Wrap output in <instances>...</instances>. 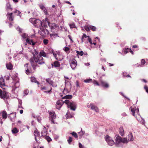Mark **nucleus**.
<instances>
[{"label":"nucleus","mask_w":148,"mask_h":148,"mask_svg":"<svg viewBox=\"0 0 148 148\" xmlns=\"http://www.w3.org/2000/svg\"><path fill=\"white\" fill-rule=\"evenodd\" d=\"M29 61L34 69L37 65L36 63H37L39 64H42L45 63L42 57L38 55L35 56L33 58H31Z\"/></svg>","instance_id":"f257e3e1"},{"label":"nucleus","mask_w":148,"mask_h":148,"mask_svg":"<svg viewBox=\"0 0 148 148\" xmlns=\"http://www.w3.org/2000/svg\"><path fill=\"white\" fill-rule=\"evenodd\" d=\"M64 102L67 105L68 107L70 108L71 110L73 111L75 110L76 108V104L75 102L73 101L71 102L68 100H66Z\"/></svg>","instance_id":"f03ea898"},{"label":"nucleus","mask_w":148,"mask_h":148,"mask_svg":"<svg viewBox=\"0 0 148 148\" xmlns=\"http://www.w3.org/2000/svg\"><path fill=\"white\" fill-rule=\"evenodd\" d=\"M38 33L43 37H45L49 34L48 31L46 28L43 27L40 28Z\"/></svg>","instance_id":"7ed1b4c3"},{"label":"nucleus","mask_w":148,"mask_h":148,"mask_svg":"<svg viewBox=\"0 0 148 148\" xmlns=\"http://www.w3.org/2000/svg\"><path fill=\"white\" fill-rule=\"evenodd\" d=\"M49 26L50 27L51 31L52 32L55 33L59 29V26L55 23L50 24Z\"/></svg>","instance_id":"20e7f679"},{"label":"nucleus","mask_w":148,"mask_h":148,"mask_svg":"<svg viewBox=\"0 0 148 148\" xmlns=\"http://www.w3.org/2000/svg\"><path fill=\"white\" fill-rule=\"evenodd\" d=\"M53 54L56 59L58 61H61L63 59V55L60 52H52Z\"/></svg>","instance_id":"39448f33"},{"label":"nucleus","mask_w":148,"mask_h":148,"mask_svg":"<svg viewBox=\"0 0 148 148\" xmlns=\"http://www.w3.org/2000/svg\"><path fill=\"white\" fill-rule=\"evenodd\" d=\"M130 109L131 110L132 115L134 116H135L136 115L139 114V109L135 106H132L130 108Z\"/></svg>","instance_id":"423d86ee"},{"label":"nucleus","mask_w":148,"mask_h":148,"mask_svg":"<svg viewBox=\"0 0 148 148\" xmlns=\"http://www.w3.org/2000/svg\"><path fill=\"white\" fill-rule=\"evenodd\" d=\"M105 140L109 145L112 146L114 144V142L112 138L108 135H106L105 138Z\"/></svg>","instance_id":"0eeeda50"},{"label":"nucleus","mask_w":148,"mask_h":148,"mask_svg":"<svg viewBox=\"0 0 148 148\" xmlns=\"http://www.w3.org/2000/svg\"><path fill=\"white\" fill-rule=\"evenodd\" d=\"M50 115V120L51 121V123L55 124L56 123L54 119L56 118V115L54 112H49Z\"/></svg>","instance_id":"6e6552de"},{"label":"nucleus","mask_w":148,"mask_h":148,"mask_svg":"<svg viewBox=\"0 0 148 148\" xmlns=\"http://www.w3.org/2000/svg\"><path fill=\"white\" fill-rule=\"evenodd\" d=\"M115 140V145L118 147L120 146L121 143L122 138L119 135H116Z\"/></svg>","instance_id":"1a4fd4ad"},{"label":"nucleus","mask_w":148,"mask_h":148,"mask_svg":"<svg viewBox=\"0 0 148 148\" xmlns=\"http://www.w3.org/2000/svg\"><path fill=\"white\" fill-rule=\"evenodd\" d=\"M69 63L71 68L75 69L77 65V62L75 59L71 60L69 61Z\"/></svg>","instance_id":"9d476101"},{"label":"nucleus","mask_w":148,"mask_h":148,"mask_svg":"<svg viewBox=\"0 0 148 148\" xmlns=\"http://www.w3.org/2000/svg\"><path fill=\"white\" fill-rule=\"evenodd\" d=\"M88 107H90V109L93 110L95 111L96 112H98L99 111V109L97 107L95 106L93 103H91L89 105H88Z\"/></svg>","instance_id":"9b49d317"},{"label":"nucleus","mask_w":148,"mask_h":148,"mask_svg":"<svg viewBox=\"0 0 148 148\" xmlns=\"http://www.w3.org/2000/svg\"><path fill=\"white\" fill-rule=\"evenodd\" d=\"M64 103V101L62 100L58 101L56 102V108L58 110L60 109Z\"/></svg>","instance_id":"f8f14e48"},{"label":"nucleus","mask_w":148,"mask_h":148,"mask_svg":"<svg viewBox=\"0 0 148 148\" xmlns=\"http://www.w3.org/2000/svg\"><path fill=\"white\" fill-rule=\"evenodd\" d=\"M16 117V113H12L9 114V117L10 118V120L12 122L15 121Z\"/></svg>","instance_id":"ddd939ff"},{"label":"nucleus","mask_w":148,"mask_h":148,"mask_svg":"<svg viewBox=\"0 0 148 148\" xmlns=\"http://www.w3.org/2000/svg\"><path fill=\"white\" fill-rule=\"evenodd\" d=\"M7 92L3 90L2 92L0 90V97L1 98H7Z\"/></svg>","instance_id":"4468645a"},{"label":"nucleus","mask_w":148,"mask_h":148,"mask_svg":"<svg viewBox=\"0 0 148 148\" xmlns=\"http://www.w3.org/2000/svg\"><path fill=\"white\" fill-rule=\"evenodd\" d=\"M100 82L102 87L105 88H108L109 87V84L106 82L100 80Z\"/></svg>","instance_id":"2eb2a0df"},{"label":"nucleus","mask_w":148,"mask_h":148,"mask_svg":"<svg viewBox=\"0 0 148 148\" xmlns=\"http://www.w3.org/2000/svg\"><path fill=\"white\" fill-rule=\"evenodd\" d=\"M12 79L13 80L15 81H16V82L14 86L16 88H18L19 86V82L18 81V77L16 76V77H15L12 76Z\"/></svg>","instance_id":"dca6fc26"},{"label":"nucleus","mask_w":148,"mask_h":148,"mask_svg":"<svg viewBox=\"0 0 148 148\" xmlns=\"http://www.w3.org/2000/svg\"><path fill=\"white\" fill-rule=\"evenodd\" d=\"M0 86L1 88L4 89L5 83L3 78L2 77H1L0 79Z\"/></svg>","instance_id":"f3484780"},{"label":"nucleus","mask_w":148,"mask_h":148,"mask_svg":"<svg viewBox=\"0 0 148 148\" xmlns=\"http://www.w3.org/2000/svg\"><path fill=\"white\" fill-rule=\"evenodd\" d=\"M50 38L52 40H54L57 37H59L57 33H53L50 34Z\"/></svg>","instance_id":"a211bd4d"},{"label":"nucleus","mask_w":148,"mask_h":148,"mask_svg":"<svg viewBox=\"0 0 148 148\" xmlns=\"http://www.w3.org/2000/svg\"><path fill=\"white\" fill-rule=\"evenodd\" d=\"M24 66L25 67V68L27 69L26 71V73L27 74H29L31 72V70L30 68L28 67V64L26 63V64H25Z\"/></svg>","instance_id":"6ab92c4d"},{"label":"nucleus","mask_w":148,"mask_h":148,"mask_svg":"<svg viewBox=\"0 0 148 148\" xmlns=\"http://www.w3.org/2000/svg\"><path fill=\"white\" fill-rule=\"evenodd\" d=\"M40 89L41 90H44V92L48 93L51 92V88L50 90H49L48 89V88L47 87L45 86H41Z\"/></svg>","instance_id":"aec40b11"},{"label":"nucleus","mask_w":148,"mask_h":148,"mask_svg":"<svg viewBox=\"0 0 148 148\" xmlns=\"http://www.w3.org/2000/svg\"><path fill=\"white\" fill-rule=\"evenodd\" d=\"M127 139L128 141H132L134 140V138L132 133H130L127 135Z\"/></svg>","instance_id":"412c9836"},{"label":"nucleus","mask_w":148,"mask_h":148,"mask_svg":"<svg viewBox=\"0 0 148 148\" xmlns=\"http://www.w3.org/2000/svg\"><path fill=\"white\" fill-rule=\"evenodd\" d=\"M40 8L44 12L46 15L47 14V10L43 5H40Z\"/></svg>","instance_id":"4be33fe9"},{"label":"nucleus","mask_w":148,"mask_h":148,"mask_svg":"<svg viewBox=\"0 0 148 148\" xmlns=\"http://www.w3.org/2000/svg\"><path fill=\"white\" fill-rule=\"evenodd\" d=\"M34 21H37V23H40V20L39 19H36L35 18H30L29 19V21L30 22H31L33 24V23L34 22Z\"/></svg>","instance_id":"5701e85b"},{"label":"nucleus","mask_w":148,"mask_h":148,"mask_svg":"<svg viewBox=\"0 0 148 148\" xmlns=\"http://www.w3.org/2000/svg\"><path fill=\"white\" fill-rule=\"evenodd\" d=\"M34 135L35 136V138L36 142H37V138L39 137L40 136L39 132L37 131V130H36L34 131Z\"/></svg>","instance_id":"b1692460"},{"label":"nucleus","mask_w":148,"mask_h":148,"mask_svg":"<svg viewBox=\"0 0 148 148\" xmlns=\"http://www.w3.org/2000/svg\"><path fill=\"white\" fill-rule=\"evenodd\" d=\"M12 13H8L7 14V18L10 21H12L13 20V17L12 16Z\"/></svg>","instance_id":"393cba45"},{"label":"nucleus","mask_w":148,"mask_h":148,"mask_svg":"<svg viewBox=\"0 0 148 148\" xmlns=\"http://www.w3.org/2000/svg\"><path fill=\"white\" fill-rule=\"evenodd\" d=\"M37 21H34L33 23V25H34L36 27H40L41 26H42V22L41 21H40V23H37Z\"/></svg>","instance_id":"a878e982"},{"label":"nucleus","mask_w":148,"mask_h":148,"mask_svg":"<svg viewBox=\"0 0 148 148\" xmlns=\"http://www.w3.org/2000/svg\"><path fill=\"white\" fill-rule=\"evenodd\" d=\"M41 134L43 136H45L47 134V132L46 128L45 127L43 129V130L41 132Z\"/></svg>","instance_id":"bb28decb"},{"label":"nucleus","mask_w":148,"mask_h":148,"mask_svg":"<svg viewBox=\"0 0 148 148\" xmlns=\"http://www.w3.org/2000/svg\"><path fill=\"white\" fill-rule=\"evenodd\" d=\"M26 42L30 44H32L33 45H35V42H34L32 40H29L28 38L26 40Z\"/></svg>","instance_id":"cd10ccee"},{"label":"nucleus","mask_w":148,"mask_h":148,"mask_svg":"<svg viewBox=\"0 0 148 148\" xmlns=\"http://www.w3.org/2000/svg\"><path fill=\"white\" fill-rule=\"evenodd\" d=\"M52 66H54L55 67H59L60 66V64H59V62L57 61H56L53 64H52Z\"/></svg>","instance_id":"c85d7f7f"},{"label":"nucleus","mask_w":148,"mask_h":148,"mask_svg":"<svg viewBox=\"0 0 148 148\" xmlns=\"http://www.w3.org/2000/svg\"><path fill=\"white\" fill-rule=\"evenodd\" d=\"M72 98V96L70 95H67L64 96L62 97V99H66V100H67L68 99H71Z\"/></svg>","instance_id":"c756f323"},{"label":"nucleus","mask_w":148,"mask_h":148,"mask_svg":"<svg viewBox=\"0 0 148 148\" xmlns=\"http://www.w3.org/2000/svg\"><path fill=\"white\" fill-rule=\"evenodd\" d=\"M31 81L32 82L36 83L38 85L39 84V82L36 81V79L34 77H31Z\"/></svg>","instance_id":"7c9ffc66"},{"label":"nucleus","mask_w":148,"mask_h":148,"mask_svg":"<svg viewBox=\"0 0 148 148\" xmlns=\"http://www.w3.org/2000/svg\"><path fill=\"white\" fill-rule=\"evenodd\" d=\"M119 132L121 136H123L124 134V132L122 127H121L119 129Z\"/></svg>","instance_id":"2f4dec72"},{"label":"nucleus","mask_w":148,"mask_h":148,"mask_svg":"<svg viewBox=\"0 0 148 148\" xmlns=\"http://www.w3.org/2000/svg\"><path fill=\"white\" fill-rule=\"evenodd\" d=\"M6 66L7 69L10 70L12 69L13 67L12 65L10 63L7 64H6Z\"/></svg>","instance_id":"473e14b6"},{"label":"nucleus","mask_w":148,"mask_h":148,"mask_svg":"<svg viewBox=\"0 0 148 148\" xmlns=\"http://www.w3.org/2000/svg\"><path fill=\"white\" fill-rule=\"evenodd\" d=\"M2 115L3 119H6L7 118V114L6 111H4L2 112Z\"/></svg>","instance_id":"72a5a7b5"},{"label":"nucleus","mask_w":148,"mask_h":148,"mask_svg":"<svg viewBox=\"0 0 148 148\" xmlns=\"http://www.w3.org/2000/svg\"><path fill=\"white\" fill-rule=\"evenodd\" d=\"M74 114H71L69 112H67L66 114V118H72Z\"/></svg>","instance_id":"f704fd0d"},{"label":"nucleus","mask_w":148,"mask_h":148,"mask_svg":"<svg viewBox=\"0 0 148 148\" xmlns=\"http://www.w3.org/2000/svg\"><path fill=\"white\" fill-rule=\"evenodd\" d=\"M78 134L79 135L80 138H81L82 137V136L84 134L85 131H84L82 130V129L80 132H78Z\"/></svg>","instance_id":"c9c22d12"},{"label":"nucleus","mask_w":148,"mask_h":148,"mask_svg":"<svg viewBox=\"0 0 148 148\" xmlns=\"http://www.w3.org/2000/svg\"><path fill=\"white\" fill-rule=\"evenodd\" d=\"M45 80L47 82L49 83V84L51 85L52 86H54L53 85V82L51 81L50 79L49 78L46 79Z\"/></svg>","instance_id":"e433bc0d"},{"label":"nucleus","mask_w":148,"mask_h":148,"mask_svg":"<svg viewBox=\"0 0 148 148\" xmlns=\"http://www.w3.org/2000/svg\"><path fill=\"white\" fill-rule=\"evenodd\" d=\"M128 141L126 138H122L121 143H128Z\"/></svg>","instance_id":"4c0bfd02"},{"label":"nucleus","mask_w":148,"mask_h":148,"mask_svg":"<svg viewBox=\"0 0 148 148\" xmlns=\"http://www.w3.org/2000/svg\"><path fill=\"white\" fill-rule=\"evenodd\" d=\"M18 131V130L16 127H14L12 130V132L13 134H15L17 133Z\"/></svg>","instance_id":"58836bf2"},{"label":"nucleus","mask_w":148,"mask_h":148,"mask_svg":"<svg viewBox=\"0 0 148 148\" xmlns=\"http://www.w3.org/2000/svg\"><path fill=\"white\" fill-rule=\"evenodd\" d=\"M40 55L42 57V56L45 57L46 56V53L43 51H41L40 52V55Z\"/></svg>","instance_id":"ea45409f"},{"label":"nucleus","mask_w":148,"mask_h":148,"mask_svg":"<svg viewBox=\"0 0 148 148\" xmlns=\"http://www.w3.org/2000/svg\"><path fill=\"white\" fill-rule=\"evenodd\" d=\"M69 26L70 27V28L72 29L73 28H77V27L75 26V24L74 23H73L71 24H70L69 25Z\"/></svg>","instance_id":"a19ab883"},{"label":"nucleus","mask_w":148,"mask_h":148,"mask_svg":"<svg viewBox=\"0 0 148 148\" xmlns=\"http://www.w3.org/2000/svg\"><path fill=\"white\" fill-rule=\"evenodd\" d=\"M131 51V49L128 48H127L125 49L123 51V52L125 54L127 53L128 52H130V51Z\"/></svg>","instance_id":"79ce46f5"},{"label":"nucleus","mask_w":148,"mask_h":148,"mask_svg":"<svg viewBox=\"0 0 148 148\" xmlns=\"http://www.w3.org/2000/svg\"><path fill=\"white\" fill-rule=\"evenodd\" d=\"M90 29L93 31H95L96 30V27L94 26L90 25Z\"/></svg>","instance_id":"37998d69"},{"label":"nucleus","mask_w":148,"mask_h":148,"mask_svg":"<svg viewBox=\"0 0 148 148\" xmlns=\"http://www.w3.org/2000/svg\"><path fill=\"white\" fill-rule=\"evenodd\" d=\"M93 83L96 86H100V84L96 80H94L93 81Z\"/></svg>","instance_id":"c03bdc74"},{"label":"nucleus","mask_w":148,"mask_h":148,"mask_svg":"<svg viewBox=\"0 0 148 148\" xmlns=\"http://www.w3.org/2000/svg\"><path fill=\"white\" fill-rule=\"evenodd\" d=\"M90 25H87L85 26V29L87 31H89L90 30Z\"/></svg>","instance_id":"a18cd8bd"},{"label":"nucleus","mask_w":148,"mask_h":148,"mask_svg":"<svg viewBox=\"0 0 148 148\" xmlns=\"http://www.w3.org/2000/svg\"><path fill=\"white\" fill-rule=\"evenodd\" d=\"M14 13H16L17 15H19V16L20 17H21V15H20L21 14V12H20L18 10H16L14 12Z\"/></svg>","instance_id":"49530a36"},{"label":"nucleus","mask_w":148,"mask_h":148,"mask_svg":"<svg viewBox=\"0 0 148 148\" xmlns=\"http://www.w3.org/2000/svg\"><path fill=\"white\" fill-rule=\"evenodd\" d=\"M123 75L124 77H130L131 76L128 74H127L126 73H123Z\"/></svg>","instance_id":"de8ad7c7"},{"label":"nucleus","mask_w":148,"mask_h":148,"mask_svg":"<svg viewBox=\"0 0 148 148\" xmlns=\"http://www.w3.org/2000/svg\"><path fill=\"white\" fill-rule=\"evenodd\" d=\"M45 138L48 142H49L51 140V138L48 136H45Z\"/></svg>","instance_id":"09e8293b"},{"label":"nucleus","mask_w":148,"mask_h":148,"mask_svg":"<svg viewBox=\"0 0 148 148\" xmlns=\"http://www.w3.org/2000/svg\"><path fill=\"white\" fill-rule=\"evenodd\" d=\"M87 37V36L85 34H84L81 38L82 42H83L84 38H86Z\"/></svg>","instance_id":"8fccbe9b"},{"label":"nucleus","mask_w":148,"mask_h":148,"mask_svg":"<svg viewBox=\"0 0 148 148\" xmlns=\"http://www.w3.org/2000/svg\"><path fill=\"white\" fill-rule=\"evenodd\" d=\"M87 37L88 38V40L90 44L92 45V40L90 38V37L89 36H88Z\"/></svg>","instance_id":"3c124183"},{"label":"nucleus","mask_w":148,"mask_h":148,"mask_svg":"<svg viewBox=\"0 0 148 148\" xmlns=\"http://www.w3.org/2000/svg\"><path fill=\"white\" fill-rule=\"evenodd\" d=\"M48 40L46 39H45L43 40V42L44 45H47L48 43Z\"/></svg>","instance_id":"603ef678"},{"label":"nucleus","mask_w":148,"mask_h":148,"mask_svg":"<svg viewBox=\"0 0 148 148\" xmlns=\"http://www.w3.org/2000/svg\"><path fill=\"white\" fill-rule=\"evenodd\" d=\"M6 8L7 9H11L10 5L9 3H7L6 5Z\"/></svg>","instance_id":"864d4df0"},{"label":"nucleus","mask_w":148,"mask_h":148,"mask_svg":"<svg viewBox=\"0 0 148 148\" xmlns=\"http://www.w3.org/2000/svg\"><path fill=\"white\" fill-rule=\"evenodd\" d=\"M71 134L73 136H74L76 138L77 137V133L75 132H73L72 133H71Z\"/></svg>","instance_id":"5fc2aeb1"},{"label":"nucleus","mask_w":148,"mask_h":148,"mask_svg":"<svg viewBox=\"0 0 148 148\" xmlns=\"http://www.w3.org/2000/svg\"><path fill=\"white\" fill-rule=\"evenodd\" d=\"M92 80V79H85L84 80V82L86 83H88L90 82Z\"/></svg>","instance_id":"6e6d98bb"},{"label":"nucleus","mask_w":148,"mask_h":148,"mask_svg":"<svg viewBox=\"0 0 148 148\" xmlns=\"http://www.w3.org/2000/svg\"><path fill=\"white\" fill-rule=\"evenodd\" d=\"M63 49L65 52H67L69 50V48L67 47H65Z\"/></svg>","instance_id":"4d7b16f0"},{"label":"nucleus","mask_w":148,"mask_h":148,"mask_svg":"<svg viewBox=\"0 0 148 148\" xmlns=\"http://www.w3.org/2000/svg\"><path fill=\"white\" fill-rule=\"evenodd\" d=\"M38 54V52H37L36 50H34V52H33V55L34 56V57L35 56H36V55Z\"/></svg>","instance_id":"13d9d810"},{"label":"nucleus","mask_w":148,"mask_h":148,"mask_svg":"<svg viewBox=\"0 0 148 148\" xmlns=\"http://www.w3.org/2000/svg\"><path fill=\"white\" fill-rule=\"evenodd\" d=\"M76 52L77 54L80 55L81 56H82L83 54V52L82 51H81L80 52L77 51Z\"/></svg>","instance_id":"bf43d9fd"},{"label":"nucleus","mask_w":148,"mask_h":148,"mask_svg":"<svg viewBox=\"0 0 148 148\" xmlns=\"http://www.w3.org/2000/svg\"><path fill=\"white\" fill-rule=\"evenodd\" d=\"M27 35L26 34H23L22 35V37L24 38H26L27 37Z\"/></svg>","instance_id":"052dcab7"},{"label":"nucleus","mask_w":148,"mask_h":148,"mask_svg":"<svg viewBox=\"0 0 148 148\" xmlns=\"http://www.w3.org/2000/svg\"><path fill=\"white\" fill-rule=\"evenodd\" d=\"M144 88L146 92L148 94V87L146 85L145 86Z\"/></svg>","instance_id":"680f3d73"},{"label":"nucleus","mask_w":148,"mask_h":148,"mask_svg":"<svg viewBox=\"0 0 148 148\" xmlns=\"http://www.w3.org/2000/svg\"><path fill=\"white\" fill-rule=\"evenodd\" d=\"M72 138L71 137H69V139L68 140V142L69 144H70L72 141Z\"/></svg>","instance_id":"e2e57ef3"},{"label":"nucleus","mask_w":148,"mask_h":148,"mask_svg":"<svg viewBox=\"0 0 148 148\" xmlns=\"http://www.w3.org/2000/svg\"><path fill=\"white\" fill-rule=\"evenodd\" d=\"M29 93V91L27 90H25L24 92V94L25 95H27Z\"/></svg>","instance_id":"0e129e2a"},{"label":"nucleus","mask_w":148,"mask_h":148,"mask_svg":"<svg viewBox=\"0 0 148 148\" xmlns=\"http://www.w3.org/2000/svg\"><path fill=\"white\" fill-rule=\"evenodd\" d=\"M141 63L142 65L144 64L145 63V60L144 59H142L141 60Z\"/></svg>","instance_id":"69168bd1"},{"label":"nucleus","mask_w":148,"mask_h":148,"mask_svg":"<svg viewBox=\"0 0 148 148\" xmlns=\"http://www.w3.org/2000/svg\"><path fill=\"white\" fill-rule=\"evenodd\" d=\"M16 29L17 31H19V32H21V29H20V27H17L16 28Z\"/></svg>","instance_id":"338daca9"},{"label":"nucleus","mask_w":148,"mask_h":148,"mask_svg":"<svg viewBox=\"0 0 148 148\" xmlns=\"http://www.w3.org/2000/svg\"><path fill=\"white\" fill-rule=\"evenodd\" d=\"M122 115L123 116H127V114L126 113L124 112L122 114Z\"/></svg>","instance_id":"774afa93"}]
</instances>
